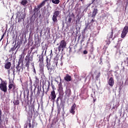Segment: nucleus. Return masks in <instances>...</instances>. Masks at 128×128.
I'll return each instance as SVG.
<instances>
[{"label":"nucleus","mask_w":128,"mask_h":128,"mask_svg":"<svg viewBox=\"0 0 128 128\" xmlns=\"http://www.w3.org/2000/svg\"><path fill=\"white\" fill-rule=\"evenodd\" d=\"M46 4L44 3V2L42 1V3H40L39 5H38V6H35L34 7V8L33 9V12H30V14H32L33 13L32 16L30 17V22H34L36 20V18L38 16V10H40V8H42Z\"/></svg>","instance_id":"nucleus-1"},{"label":"nucleus","mask_w":128,"mask_h":128,"mask_svg":"<svg viewBox=\"0 0 128 128\" xmlns=\"http://www.w3.org/2000/svg\"><path fill=\"white\" fill-rule=\"evenodd\" d=\"M64 98V96L58 94V96L57 98L56 102L57 105L58 114H60V110L62 108V110H64V106H66V102L62 99Z\"/></svg>","instance_id":"nucleus-2"},{"label":"nucleus","mask_w":128,"mask_h":128,"mask_svg":"<svg viewBox=\"0 0 128 128\" xmlns=\"http://www.w3.org/2000/svg\"><path fill=\"white\" fill-rule=\"evenodd\" d=\"M12 90V91L13 92H16V90H18V88H16V84H14V80L12 79H10L9 78V84H8V90Z\"/></svg>","instance_id":"nucleus-3"},{"label":"nucleus","mask_w":128,"mask_h":128,"mask_svg":"<svg viewBox=\"0 0 128 128\" xmlns=\"http://www.w3.org/2000/svg\"><path fill=\"white\" fill-rule=\"evenodd\" d=\"M16 18L18 20V22L20 24L22 22H24V18H26V14L22 12L20 13V12H17L16 14Z\"/></svg>","instance_id":"nucleus-4"},{"label":"nucleus","mask_w":128,"mask_h":128,"mask_svg":"<svg viewBox=\"0 0 128 128\" xmlns=\"http://www.w3.org/2000/svg\"><path fill=\"white\" fill-rule=\"evenodd\" d=\"M114 30L112 29V32H109L107 36V40H106V42L107 44H110V39L112 40H114V38H116V35H114Z\"/></svg>","instance_id":"nucleus-5"},{"label":"nucleus","mask_w":128,"mask_h":128,"mask_svg":"<svg viewBox=\"0 0 128 128\" xmlns=\"http://www.w3.org/2000/svg\"><path fill=\"white\" fill-rule=\"evenodd\" d=\"M60 12L58 10H54V12H53L52 20L54 24L58 22V18L60 16Z\"/></svg>","instance_id":"nucleus-6"},{"label":"nucleus","mask_w":128,"mask_h":128,"mask_svg":"<svg viewBox=\"0 0 128 128\" xmlns=\"http://www.w3.org/2000/svg\"><path fill=\"white\" fill-rule=\"evenodd\" d=\"M66 48V42L64 40H62L60 42V45L58 46V50L60 52V50L64 52V50Z\"/></svg>","instance_id":"nucleus-7"},{"label":"nucleus","mask_w":128,"mask_h":128,"mask_svg":"<svg viewBox=\"0 0 128 128\" xmlns=\"http://www.w3.org/2000/svg\"><path fill=\"white\" fill-rule=\"evenodd\" d=\"M60 82L58 84V92L59 93V95L63 96L64 94V88L62 87V78L60 77Z\"/></svg>","instance_id":"nucleus-8"},{"label":"nucleus","mask_w":128,"mask_h":128,"mask_svg":"<svg viewBox=\"0 0 128 128\" xmlns=\"http://www.w3.org/2000/svg\"><path fill=\"white\" fill-rule=\"evenodd\" d=\"M46 68H48V70H49L50 72H52L53 70H54V66H52H52L50 64V59H48V58H46Z\"/></svg>","instance_id":"nucleus-9"},{"label":"nucleus","mask_w":128,"mask_h":128,"mask_svg":"<svg viewBox=\"0 0 128 128\" xmlns=\"http://www.w3.org/2000/svg\"><path fill=\"white\" fill-rule=\"evenodd\" d=\"M40 92H42L41 98H42L44 96V90L42 91V88L40 87V86H38L37 92L34 96L36 98H40Z\"/></svg>","instance_id":"nucleus-10"},{"label":"nucleus","mask_w":128,"mask_h":128,"mask_svg":"<svg viewBox=\"0 0 128 128\" xmlns=\"http://www.w3.org/2000/svg\"><path fill=\"white\" fill-rule=\"evenodd\" d=\"M72 15H69L66 18V24L67 26H72Z\"/></svg>","instance_id":"nucleus-11"},{"label":"nucleus","mask_w":128,"mask_h":128,"mask_svg":"<svg viewBox=\"0 0 128 128\" xmlns=\"http://www.w3.org/2000/svg\"><path fill=\"white\" fill-rule=\"evenodd\" d=\"M128 26H125L122 31L121 34V38H126V36L128 34Z\"/></svg>","instance_id":"nucleus-12"},{"label":"nucleus","mask_w":128,"mask_h":128,"mask_svg":"<svg viewBox=\"0 0 128 128\" xmlns=\"http://www.w3.org/2000/svg\"><path fill=\"white\" fill-rule=\"evenodd\" d=\"M56 91H54V90H53L50 94V96H49V98H50L52 100L53 102H54L56 100Z\"/></svg>","instance_id":"nucleus-13"},{"label":"nucleus","mask_w":128,"mask_h":128,"mask_svg":"<svg viewBox=\"0 0 128 128\" xmlns=\"http://www.w3.org/2000/svg\"><path fill=\"white\" fill-rule=\"evenodd\" d=\"M58 56L56 55L54 58L52 66L54 68H56L58 66Z\"/></svg>","instance_id":"nucleus-14"},{"label":"nucleus","mask_w":128,"mask_h":128,"mask_svg":"<svg viewBox=\"0 0 128 128\" xmlns=\"http://www.w3.org/2000/svg\"><path fill=\"white\" fill-rule=\"evenodd\" d=\"M0 90H1L2 92H8L6 84H4L2 83L0 84Z\"/></svg>","instance_id":"nucleus-15"},{"label":"nucleus","mask_w":128,"mask_h":128,"mask_svg":"<svg viewBox=\"0 0 128 128\" xmlns=\"http://www.w3.org/2000/svg\"><path fill=\"white\" fill-rule=\"evenodd\" d=\"M98 8H94L92 12L91 18H96V14H98Z\"/></svg>","instance_id":"nucleus-16"},{"label":"nucleus","mask_w":128,"mask_h":128,"mask_svg":"<svg viewBox=\"0 0 128 128\" xmlns=\"http://www.w3.org/2000/svg\"><path fill=\"white\" fill-rule=\"evenodd\" d=\"M108 82L110 86L112 88V86H114V78L110 77V78L108 80Z\"/></svg>","instance_id":"nucleus-17"},{"label":"nucleus","mask_w":128,"mask_h":128,"mask_svg":"<svg viewBox=\"0 0 128 128\" xmlns=\"http://www.w3.org/2000/svg\"><path fill=\"white\" fill-rule=\"evenodd\" d=\"M28 120L29 122H30V120L32 118V110H30L28 112Z\"/></svg>","instance_id":"nucleus-18"},{"label":"nucleus","mask_w":128,"mask_h":128,"mask_svg":"<svg viewBox=\"0 0 128 128\" xmlns=\"http://www.w3.org/2000/svg\"><path fill=\"white\" fill-rule=\"evenodd\" d=\"M42 54L39 56V62L40 64H44V48H42Z\"/></svg>","instance_id":"nucleus-19"},{"label":"nucleus","mask_w":128,"mask_h":128,"mask_svg":"<svg viewBox=\"0 0 128 128\" xmlns=\"http://www.w3.org/2000/svg\"><path fill=\"white\" fill-rule=\"evenodd\" d=\"M76 104H74L71 107V110H70V114H74L76 111Z\"/></svg>","instance_id":"nucleus-20"},{"label":"nucleus","mask_w":128,"mask_h":128,"mask_svg":"<svg viewBox=\"0 0 128 128\" xmlns=\"http://www.w3.org/2000/svg\"><path fill=\"white\" fill-rule=\"evenodd\" d=\"M66 96H68V98H70V95L72 94V91L70 88H66V90L65 91Z\"/></svg>","instance_id":"nucleus-21"},{"label":"nucleus","mask_w":128,"mask_h":128,"mask_svg":"<svg viewBox=\"0 0 128 128\" xmlns=\"http://www.w3.org/2000/svg\"><path fill=\"white\" fill-rule=\"evenodd\" d=\"M64 79L66 82H70L72 81V76L68 74H66V76L64 78Z\"/></svg>","instance_id":"nucleus-22"},{"label":"nucleus","mask_w":128,"mask_h":128,"mask_svg":"<svg viewBox=\"0 0 128 128\" xmlns=\"http://www.w3.org/2000/svg\"><path fill=\"white\" fill-rule=\"evenodd\" d=\"M34 52L32 53L30 56L26 57L25 58V60H28L29 62H32V58H34Z\"/></svg>","instance_id":"nucleus-23"},{"label":"nucleus","mask_w":128,"mask_h":128,"mask_svg":"<svg viewBox=\"0 0 128 128\" xmlns=\"http://www.w3.org/2000/svg\"><path fill=\"white\" fill-rule=\"evenodd\" d=\"M10 66H12V63L10 62H8L4 65V68L6 70H10Z\"/></svg>","instance_id":"nucleus-24"},{"label":"nucleus","mask_w":128,"mask_h":128,"mask_svg":"<svg viewBox=\"0 0 128 128\" xmlns=\"http://www.w3.org/2000/svg\"><path fill=\"white\" fill-rule=\"evenodd\" d=\"M24 64V66L27 68L28 70L30 68V61H28V60H25Z\"/></svg>","instance_id":"nucleus-25"},{"label":"nucleus","mask_w":128,"mask_h":128,"mask_svg":"<svg viewBox=\"0 0 128 128\" xmlns=\"http://www.w3.org/2000/svg\"><path fill=\"white\" fill-rule=\"evenodd\" d=\"M24 52H22V54L20 55L19 60L20 62H24Z\"/></svg>","instance_id":"nucleus-26"},{"label":"nucleus","mask_w":128,"mask_h":128,"mask_svg":"<svg viewBox=\"0 0 128 128\" xmlns=\"http://www.w3.org/2000/svg\"><path fill=\"white\" fill-rule=\"evenodd\" d=\"M40 72L41 74H44V64H40Z\"/></svg>","instance_id":"nucleus-27"},{"label":"nucleus","mask_w":128,"mask_h":128,"mask_svg":"<svg viewBox=\"0 0 128 128\" xmlns=\"http://www.w3.org/2000/svg\"><path fill=\"white\" fill-rule=\"evenodd\" d=\"M13 104L14 106H18V104H20V100L18 99L14 100Z\"/></svg>","instance_id":"nucleus-28"},{"label":"nucleus","mask_w":128,"mask_h":128,"mask_svg":"<svg viewBox=\"0 0 128 128\" xmlns=\"http://www.w3.org/2000/svg\"><path fill=\"white\" fill-rule=\"evenodd\" d=\"M16 48H18V46H16V44H15L14 46L13 47H12L10 48V50H9V52H14V50H16Z\"/></svg>","instance_id":"nucleus-29"},{"label":"nucleus","mask_w":128,"mask_h":128,"mask_svg":"<svg viewBox=\"0 0 128 128\" xmlns=\"http://www.w3.org/2000/svg\"><path fill=\"white\" fill-rule=\"evenodd\" d=\"M22 67L20 66H16V72H18V74H20V70H22Z\"/></svg>","instance_id":"nucleus-30"},{"label":"nucleus","mask_w":128,"mask_h":128,"mask_svg":"<svg viewBox=\"0 0 128 128\" xmlns=\"http://www.w3.org/2000/svg\"><path fill=\"white\" fill-rule=\"evenodd\" d=\"M20 4L22 6H26V4H28V0H22Z\"/></svg>","instance_id":"nucleus-31"},{"label":"nucleus","mask_w":128,"mask_h":128,"mask_svg":"<svg viewBox=\"0 0 128 128\" xmlns=\"http://www.w3.org/2000/svg\"><path fill=\"white\" fill-rule=\"evenodd\" d=\"M94 95V96H93ZM92 98H93L94 102L96 100V92H93V94H91Z\"/></svg>","instance_id":"nucleus-32"},{"label":"nucleus","mask_w":128,"mask_h":128,"mask_svg":"<svg viewBox=\"0 0 128 128\" xmlns=\"http://www.w3.org/2000/svg\"><path fill=\"white\" fill-rule=\"evenodd\" d=\"M11 70H12V72H13V74L14 76H16V66H12L11 68Z\"/></svg>","instance_id":"nucleus-33"},{"label":"nucleus","mask_w":128,"mask_h":128,"mask_svg":"<svg viewBox=\"0 0 128 128\" xmlns=\"http://www.w3.org/2000/svg\"><path fill=\"white\" fill-rule=\"evenodd\" d=\"M52 2L54 4H60V0H52Z\"/></svg>","instance_id":"nucleus-34"},{"label":"nucleus","mask_w":128,"mask_h":128,"mask_svg":"<svg viewBox=\"0 0 128 128\" xmlns=\"http://www.w3.org/2000/svg\"><path fill=\"white\" fill-rule=\"evenodd\" d=\"M88 28H90V26H88V24H86L85 28L84 30V32H86V30H88Z\"/></svg>","instance_id":"nucleus-35"},{"label":"nucleus","mask_w":128,"mask_h":128,"mask_svg":"<svg viewBox=\"0 0 128 128\" xmlns=\"http://www.w3.org/2000/svg\"><path fill=\"white\" fill-rule=\"evenodd\" d=\"M108 44H106V45H105L104 48H103V50H104V52H106V50L108 49Z\"/></svg>","instance_id":"nucleus-36"},{"label":"nucleus","mask_w":128,"mask_h":128,"mask_svg":"<svg viewBox=\"0 0 128 128\" xmlns=\"http://www.w3.org/2000/svg\"><path fill=\"white\" fill-rule=\"evenodd\" d=\"M124 64H125L126 66H128V57H127L124 60Z\"/></svg>","instance_id":"nucleus-37"},{"label":"nucleus","mask_w":128,"mask_h":128,"mask_svg":"<svg viewBox=\"0 0 128 128\" xmlns=\"http://www.w3.org/2000/svg\"><path fill=\"white\" fill-rule=\"evenodd\" d=\"M114 48H116L118 50H120V43H118L117 44L114 46Z\"/></svg>","instance_id":"nucleus-38"},{"label":"nucleus","mask_w":128,"mask_h":128,"mask_svg":"<svg viewBox=\"0 0 128 128\" xmlns=\"http://www.w3.org/2000/svg\"><path fill=\"white\" fill-rule=\"evenodd\" d=\"M35 82L36 84H38L39 82H40V80H38V76H35Z\"/></svg>","instance_id":"nucleus-39"},{"label":"nucleus","mask_w":128,"mask_h":128,"mask_svg":"<svg viewBox=\"0 0 128 128\" xmlns=\"http://www.w3.org/2000/svg\"><path fill=\"white\" fill-rule=\"evenodd\" d=\"M124 0V2L122 3V4H126V6H127V4H128V0ZM120 2H122V0H120Z\"/></svg>","instance_id":"nucleus-40"},{"label":"nucleus","mask_w":128,"mask_h":128,"mask_svg":"<svg viewBox=\"0 0 128 128\" xmlns=\"http://www.w3.org/2000/svg\"><path fill=\"white\" fill-rule=\"evenodd\" d=\"M30 34H32L34 32V27H32V28H30Z\"/></svg>","instance_id":"nucleus-41"},{"label":"nucleus","mask_w":128,"mask_h":128,"mask_svg":"<svg viewBox=\"0 0 128 128\" xmlns=\"http://www.w3.org/2000/svg\"><path fill=\"white\" fill-rule=\"evenodd\" d=\"M106 66H108V70L110 68V62H106Z\"/></svg>","instance_id":"nucleus-42"},{"label":"nucleus","mask_w":128,"mask_h":128,"mask_svg":"<svg viewBox=\"0 0 128 128\" xmlns=\"http://www.w3.org/2000/svg\"><path fill=\"white\" fill-rule=\"evenodd\" d=\"M32 96H34V92L32 91H31V94L30 96V101L32 102Z\"/></svg>","instance_id":"nucleus-43"},{"label":"nucleus","mask_w":128,"mask_h":128,"mask_svg":"<svg viewBox=\"0 0 128 128\" xmlns=\"http://www.w3.org/2000/svg\"><path fill=\"white\" fill-rule=\"evenodd\" d=\"M114 70H116L115 72H118V70H120V67L118 66H116L114 67Z\"/></svg>","instance_id":"nucleus-44"},{"label":"nucleus","mask_w":128,"mask_h":128,"mask_svg":"<svg viewBox=\"0 0 128 128\" xmlns=\"http://www.w3.org/2000/svg\"><path fill=\"white\" fill-rule=\"evenodd\" d=\"M38 126V124H36V122H32V128H34V126Z\"/></svg>","instance_id":"nucleus-45"},{"label":"nucleus","mask_w":128,"mask_h":128,"mask_svg":"<svg viewBox=\"0 0 128 128\" xmlns=\"http://www.w3.org/2000/svg\"><path fill=\"white\" fill-rule=\"evenodd\" d=\"M32 50L31 51H28L26 57L30 56H32Z\"/></svg>","instance_id":"nucleus-46"},{"label":"nucleus","mask_w":128,"mask_h":128,"mask_svg":"<svg viewBox=\"0 0 128 128\" xmlns=\"http://www.w3.org/2000/svg\"><path fill=\"white\" fill-rule=\"evenodd\" d=\"M2 112L0 113V126L2 124Z\"/></svg>","instance_id":"nucleus-47"},{"label":"nucleus","mask_w":128,"mask_h":128,"mask_svg":"<svg viewBox=\"0 0 128 128\" xmlns=\"http://www.w3.org/2000/svg\"><path fill=\"white\" fill-rule=\"evenodd\" d=\"M28 122H29L28 124V128H32V124H30V122H29L28 120Z\"/></svg>","instance_id":"nucleus-48"},{"label":"nucleus","mask_w":128,"mask_h":128,"mask_svg":"<svg viewBox=\"0 0 128 128\" xmlns=\"http://www.w3.org/2000/svg\"><path fill=\"white\" fill-rule=\"evenodd\" d=\"M47 30H48V32H47L48 36H50V29L48 28Z\"/></svg>","instance_id":"nucleus-49"},{"label":"nucleus","mask_w":128,"mask_h":128,"mask_svg":"<svg viewBox=\"0 0 128 128\" xmlns=\"http://www.w3.org/2000/svg\"><path fill=\"white\" fill-rule=\"evenodd\" d=\"M100 72L98 73V74H97V75L96 76V80H98V78H100Z\"/></svg>","instance_id":"nucleus-50"},{"label":"nucleus","mask_w":128,"mask_h":128,"mask_svg":"<svg viewBox=\"0 0 128 128\" xmlns=\"http://www.w3.org/2000/svg\"><path fill=\"white\" fill-rule=\"evenodd\" d=\"M31 108L32 110H33L34 112V104H32Z\"/></svg>","instance_id":"nucleus-51"},{"label":"nucleus","mask_w":128,"mask_h":128,"mask_svg":"<svg viewBox=\"0 0 128 128\" xmlns=\"http://www.w3.org/2000/svg\"><path fill=\"white\" fill-rule=\"evenodd\" d=\"M94 46H91V48H90V52L92 53V52H94Z\"/></svg>","instance_id":"nucleus-52"},{"label":"nucleus","mask_w":128,"mask_h":128,"mask_svg":"<svg viewBox=\"0 0 128 128\" xmlns=\"http://www.w3.org/2000/svg\"><path fill=\"white\" fill-rule=\"evenodd\" d=\"M94 22H96V20H94V18H92V19L90 22V24H92Z\"/></svg>","instance_id":"nucleus-53"},{"label":"nucleus","mask_w":128,"mask_h":128,"mask_svg":"<svg viewBox=\"0 0 128 128\" xmlns=\"http://www.w3.org/2000/svg\"><path fill=\"white\" fill-rule=\"evenodd\" d=\"M24 61H20V60H18V64L17 66H18L20 65V63L21 62H23Z\"/></svg>","instance_id":"nucleus-54"},{"label":"nucleus","mask_w":128,"mask_h":128,"mask_svg":"<svg viewBox=\"0 0 128 128\" xmlns=\"http://www.w3.org/2000/svg\"><path fill=\"white\" fill-rule=\"evenodd\" d=\"M30 82L29 84L30 86H32V79H30Z\"/></svg>","instance_id":"nucleus-55"},{"label":"nucleus","mask_w":128,"mask_h":128,"mask_svg":"<svg viewBox=\"0 0 128 128\" xmlns=\"http://www.w3.org/2000/svg\"><path fill=\"white\" fill-rule=\"evenodd\" d=\"M100 64H102V58H100Z\"/></svg>","instance_id":"nucleus-56"},{"label":"nucleus","mask_w":128,"mask_h":128,"mask_svg":"<svg viewBox=\"0 0 128 128\" xmlns=\"http://www.w3.org/2000/svg\"><path fill=\"white\" fill-rule=\"evenodd\" d=\"M124 84H126V86L128 85V78L125 81Z\"/></svg>","instance_id":"nucleus-57"},{"label":"nucleus","mask_w":128,"mask_h":128,"mask_svg":"<svg viewBox=\"0 0 128 128\" xmlns=\"http://www.w3.org/2000/svg\"><path fill=\"white\" fill-rule=\"evenodd\" d=\"M34 88L33 92H34V94H36V86L35 85H34Z\"/></svg>","instance_id":"nucleus-58"},{"label":"nucleus","mask_w":128,"mask_h":128,"mask_svg":"<svg viewBox=\"0 0 128 128\" xmlns=\"http://www.w3.org/2000/svg\"><path fill=\"white\" fill-rule=\"evenodd\" d=\"M28 93H29V92L27 91V95H26V100H28Z\"/></svg>","instance_id":"nucleus-59"},{"label":"nucleus","mask_w":128,"mask_h":128,"mask_svg":"<svg viewBox=\"0 0 128 128\" xmlns=\"http://www.w3.org/2000/svg\"><path fill=\"white\" fill-rule=\"evenodd\" d=\"M33 72L35 74H36V68H34V67L33 68Z\"/></svg>","instance_id":"nucleus-60"},{"label":"nucleus","mask_w":128,"mask_h":128,"mask_svg":"<svg viewBox=\"0 0 128 128\" xmlns=\"http://www.w3.org/2000/svg\"><path fill=\"white\" fill-rule=\"evenodd\" d=\"M110 116H112V114H110L109 116H107L106 118L108 120H110Z\"/></svg>","instance_id":"nucleus-61"},{"label":"nucleus","mask_w":128,"mask_h":128,"mask_svg":"<svg viewBox=\"0 0 128 128\" xmlns=\"http://www.w3.org/2000/svg\"><path fill=\"white\" fill-rule=\"evenodd\" d=\"M84 54H87L88 51L86 50H84Z\"/></svg>","instance_id":"nucleus-62"},{"label":"nucleus","mask_w":128,"mask_h":128,"mask_svg":"<svg viewBox=\"0 0 128 128\" xmlns=\"http://www.w3.org/2000/svg\"><path fill=\"white\" fill-rule=\"evenodd\" d=\"M28 124H26L24 125V128H28Z\"/></svg>","instance_id":"nucleus-63"},{"label":"nucleus","mask_w":128,"mask_h":128,"mask_svg":"<svg viewBox=\"0 0 128 128\" xmlns=\"http://www.w3.org/2000/svg\"><path fill=\"white\" fill-rule=\"evenodd\" d=\"M30 90L31 92L32 90V85L30 86Z\"/></svg>","instance_id":"nucleus-64"}]
</instances>
